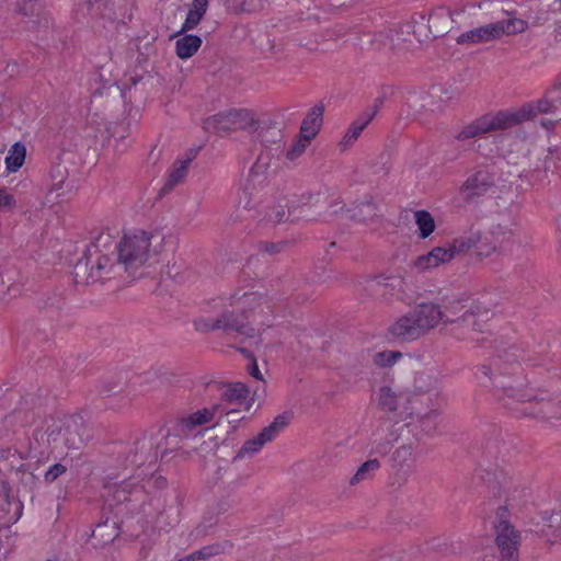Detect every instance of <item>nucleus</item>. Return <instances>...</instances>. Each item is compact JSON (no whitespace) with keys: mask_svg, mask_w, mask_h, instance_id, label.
Instances as JSON below:
<instances>
[{"mask_svg":"<svg viewBox=\"0 0 561 561\" xmlns=\"http://www.w3.org/2000/svg\"><path fill=\"white\" fill-rule=\"evenodd\" d=\"M68 171L62 165L54 167L49 172L50 188L45 195L44 203L53 206L69 201L77 187L72 182H67Z\"/></svg>","mask_w":561,"mask_h":561,"instance_id":"10","label":"nucleus"},{"mask_svg":"<svg viewBox=\"0 0 561 561\" xmlns=\"http://www.w3.org/2000/svg\"><path fill=\"white\" fill-rule=\"evenodd\" d=\"M496 245H491V247H488L485 250H484V245H481L479 248V251H478V255L480 256H486V255H490L491 253L495 252L496 251Z\"/></svg>","mask_w":561,"mask_h":561,"instance_id":"48","label":"nucleus"},{"mask_svg":"<svg viewBox=\"0 0 561 561\" xmlns=\"http://www.w3.org/2000/svg\"><path fill=\"white\" fill-rule=\"evenodd\" d=\"M481 241V234L479 231H470L463 233L450 242H448L454 259L468 253L470 250L476 248Z\"/></svg>","mask_w":561,"mask_h":561,"instance_id":"22","label":"nucleus"},{"mask_svg":"<svg viewBox=\"0 0 561 561\" xmlns=\"http://www.w3.org/2000/svg\"><path fill=\"white\" fill-rule=\"evenodd\" d=\"M188 164L190 160H178L174 162L173 167L171 168L168 174L164 190H172L174 186H176L185 179L188 170Z\"/></svg>","mask_w":561,"mask_h":561,"instance_id":"28","label":"nucleus"},{"mask_svg":"<svg viewBox=\"0 0 561 561\" xmlns=\"http://www.w3.org/2000/svg\"><path fill=\"white\" fill-rule=\"evenodd\" d=\"M156 459V456L154 455H151V454H147V455H144L141 454L140 456L138 455H135L131 459H130V463L131 465H135V466H142L145 462H149V465H152L153 461Z\"/></svg>","mask_w":561,"mask_h":561,"instance_id":"45","label":"nucleus"},{"mask_svg":"<svg viewBox=\"0 0 561 561\" xmlns=\"http://www.w3.org/2000/svg\"><path fill=\"white\" fill-rule=\"evenodd\" d=\"M525 20L513 18L505 21H497L488 25L479 26L460 34L457 37L458 44H479L500 38L502 35H515L527 30Z\"/></svg>","mask_w":561,"mask_h":561,"instance_id":"4","label":"nucleus"},{"mask_svg":"<svg viewBox=\"0 0 561 561\" xmlns=\"http://www.w3.org/2000/svg\"><path fill=\"white\" fill-rule=\"evenodd\" d=\"M289 414L277 415L273 422L264 427L256 436L248 439L237 453V458L247 459L257 454L265 444L275 439V437L288 425Z\"/></svg>","mask_w":561,"mask_h":561,"instance_id":"8","label":"nucleus"},{"mask_svg":"<svg viewBox=\"0 0 561 561\" xmlns=\"http://www.w3.org/2000/svg\"><path fill=\"white\" fill-rule=\"evenodd\" d=\"M115 238L101 232L83 251L82 257L73 267L75 280L89 285L110 278L122 270Z\"/></svg>","mask_w":561,"mask_h":561,"instance_id":"2","label":"nucleus"},{"mask_svg":"<svg viewBox=\"0 0 561 561\" xmlns=\"http://www.w3.org/2000/svg\"><path fill=\"white\" fill-rule=\"evenodd\" d=\"M402 283H403V280L397 276H389V277L379 276L374 279V285L379 286V287H385V288L386 287L394 288L397 286H401Z\"/></svg>","mask_w":561,"mask_h":561,"instance_id":"41","label":"nucleus"},{"mask_svg":"<svg viewBox=\"0 0 561 561\" xmlns=\"http://www.w3.org/2000/svg\"><path fill=\"white\" fill-rule=\"evenodd\" d=\"M492 385L497 392H502L503 396L513 398L517 401H529L534 398L525 389V385L522 379H514L499 375L492 379Z\"/></svg>","mask_w":561,"mask_h":561,"instance_id":"17","label":"nucleus"},{"mask_svg":"<svg viewBox=\"0 0 561 561\" xmlns=\"http://www.w3.org/2000/svg\"><path fill=\"white\" fill-rule=\"evenodd\" d=\"M324 106L317 104L309 110L300 127V135L307 139H313L321 129L323 122Z\"/></svg>","mask_w":561,"mask_h":561,"instance_id":"20","label":"nucleus"},{"mask_svg":"<svg viewBox=\"0 0 561 561\" xmlns=\"http://www.w3.org/2000/svg\"><path fill=\"white\" fill-rule=\"evenodd\" d=\"M375 216V207L370 203H364L358 205L352 210L351 218L365 222L367 220L373 219Z\"/></svg>","mask_w":561,"mask_h":561,"instance_id":"33","label":"nucleus"},{"mask_svg":"<svg viewBox=\"0 0 561 561\" xmlns=\"http://www.w3.org/2000/svg\"><path fill=\"white\" fill-rule=\"evenodd\" d=\"M379 37L385 46H389V48H391V49H400L401 48V45L399 43L400 38L397 33L394 34L392 32H389L387 34H380Z\"/></svg>","mask_w":561,"mask_h":561,"instance_id":"42","label":"nucleus"},{"mask_svg":"<svg viewBox=\"0 0 561 561\" xmlns=\"http://www.w3.org/2000/svg\"><path fill=\"white\" fill-rule=\"evenodd\" d=\"M286 217V213L283 206L270 210L266 215V219L271 222L278 224Z\"/></svg>","mask_w":561,"mask_h":561,"instance_id":"43","label":"nucleus"},{"mask_svg":"<svg viewBox=\"0 0 561 561\" xmlns=\"http://www.w3.org/2000/svg\"><path fill=\"white\" fill-rule=\"evenodd\" d=\"M215 415V409H202L180 417L176 422L179 435H190L198 426L209 423Z\"/></svg>","mask_w":561,"mask_h":561,"instance_id":"18","label":"nucleus"},{"mask_svg":"<svg viewBox=\"0 0 561 561\" xmlns=\"http://www.w3.org/2000/svg\"><path fill=\"white\" fill-rule=\"evenodd\" d=\"M413 33H414V34H415V36L417 37V41H419V42L423 41V38H422V33H421V32H419V31H416V30H413Z\"/></svg>","mask_w":561,"mask_h":561,"instance_id":"53","label":"nucleus"},{"mask_svg":"<svg viewBox=\"0 0 561 561\" xmlns=\"http://www.w3.org/2000/svg\"><path fill=\"white\" fill-rule=\"evenodd\" d=\"M46 561H58L57 559H48Z\"/></svg>","mask_w":561,"mask_h":561,"instance_id":"55","label":"nucleus"},{"mask_svg":"<svg viewBox=\"0 0 561 561\" xmlns=\"http://www.w3.org/2000/svg\"><path fill=\"white\" fill-rule=\"evenodd\" d=\"M556 88L561 89V78H560V81L558 82V84L556 85Z\"/></svg>","mask_w":561,"mask_h":561,"instance_id":"54","label":"nucleus"},{"mask_svg":"<svg viewBox=\"0 0 561 561\" xmlns=\"http://www.w3.org/2000/svg\"><path fill=\"white\" fill-rule=\"evenodd\" d=\"M42 428L49 445L62 440L68 447L76 448L81 442L80 422L72 415L60 413L49 415L43 421Z\"/></svg>","mask_w":561,"mask_h":561,"instance_id":"5","label":"nucleus"},{"mask_svg":"<svg viewBox=\"0 0 561 561\" xmlns=\"http://www.w3.org/2000/svg\"><path fill=\"white\" fill-rule=\"evenodd\" d=\"M208 8V0H193L188 8V12L182 24L181 32H186L195 28L203 16L205 15Z\"/></svg>","mask_w":561,"mask_h":561,"instance_id":"23","label":"nucleus"},{"mask_svg":"<svg viewBox=\"0 0 561 561\" xmlns=\"http://www.w3.org/2000/svg\"><path fill=\"white\" fill-rule=\"evenodd\" d=\"M554 101L545 96L539 100L527 102L519 107L504 110L510 127L531 121L539 114L553 112Z\"/></svg>","mask_w":561,"mask_h":561,"instance_id":"11","label":"nucleus"},{"mask_svg":"<svg viewBox=\"0 0 561 561\" xmlns=\"http://www.w3.org/2000/svg\"><path fill=\"white\" fill-rule=\"evenodd\" d=\"M458 304H453L443 308L435 302L425 301L416 305L412 312L422 335L425 336L442 324H450L451 316L458 313Z\"/></svg>","mask_w":561,"mask_h":561,"instance_id":"7","label":"nucleus"},{"mask_svg":"<svg viewBox=\"0 0 561 561\" xmlns=\"http://www.w3.org/2000/svg\"><path fill=\"white\" fill-rule=\"evenodd\" d=\"M380 468V462L377 459H369L365 461L351 478L350 484L356 485L363 481L369 480Z\"/></svg>","mask_w":561,"mask_h":561,"instance_id":"29","label":"nucleus"},{"mask_svg":"<svg viewBox=\"0 0 561 561\" xmlns=\"http://www.w3.org/2000/svg\"><path fill=\"white\" fill-rule=\"evenodd\" d=\"M202 46V38L196 35H183L175 42V53L180 59H188Z\"/></svg>","mask_w":561,"mask_h":561,"instance_id":"24","label":"nucleus"},{"mask_svg":"<svg viewBox=\"0 0 561 561\" xmlns=\"http://www.w3.org/2000/svg\"><path fill=\"white\" fill-rule=\"evenodd\" d=\"M493 314L494 311L491 307L482 302H474L459 317L451 316L450 324L461 331L462 339L479 341L474 335L488 331V322Z\"/></svg>","mask_w":561,"mask_h":561,"instance_id":"6","label":"nucleus"},{"mask_svg":"<svg viewBox=\"0 0 561 561\" xmlns=\"http://www.w3.org/2000/svg\"><path fill=\"white\" fill-rule=\"evenodd\" d=\"M221 301L222 310L219 316H203L194 320L196 331L208 333L225 330L259 343L263 332L273 323L272 306L257 291L238 289Z\"/></svg>","mask_w":561,"mask_h":561,"instance_id":"1","label":"nucleus"},{"mask_svg":"<svg viewBox=\"0 0 561 561\" xmlns=\"http://www.w3.org/2000/svg\"><path fill=\"white\" fill-rule=\"evenodd\" d=\"M493 176L488 171H478L467 179L460 187V194L467 201H472L485 194L493 185Z\"/></svg>","mask_w":561,"mask_h":561,"instance_id":"16","label":"nucleus"},{"mask_svg":"<svg viewBox=\"0 0 561 561\" xmlns=\"http://www.w3.org/2000/svg\"><path fill=\"white\" fill-rule=\"evenodd\" d=\"M431 251L435 255V261L438 264V266L447 264L454 260V255L451 253L448 242L442 247H436Z\"/></svg>","mask_w":561,"mask_h":561,"instance_id":"37","label":"nucleus"},{"mask_svg":"<svg viewBox=\"0 0 561 561\" xmlns=\"http://www.w3.org/2000/svg\"><path fill=\"white\" fill-rule=\"evenodd\" d=\"M541 125H542L545 128H547V129H551V128H553V127H554V123H553V122H551V121H543V122L541 123Z\"/></svg>","mask_w":561,"mask_h":561,"instance_id":"51","label":"nucleus"},{"mask_svg":"<svg viewBox=\"0 0 561 561\" xmlns=\"http://www.w3.org/2000/svg\"><path fill=\"white\" fill-rule=\"evenodd\" d=\"M26 4L28 8H26L24 4H21V3L18 5L19 12H21L22 14H25V15L32 13V11H33L32 1H28Z\"/></svg>","mask_w":561,"mask_h":561,"instance_id":"49","label":"nucleus"},{"mask_svg":"<svg viewBox=\"0 0 561 561\" xmlns=\"http://www.w3.org/2000/svg\"><path fill=\"white\" fill-rule=\"evenodd\" d=\"M216 128L219 131H231L252 128L255 125L253 114L247 110H232L214 116Z\"/></svg>","mask_w":561,"mask_h":561,"instance_id":"13","label":"nucleus"},{"mask_svg":"<svg viewBox=\"0 0 561 561\" xmlns=\"http://www.w3.org/2000/svg\"><path fill=\"white\" fill-rule=\"evenodd\" d=\"M504 111L485 114L465 126L457 135L458 140H468L488 133L510 129Z\"/></svg>","mask_w":561,"mask_h":561,"instance_id":"9","label":"nucleus"},{"mask_svg":"<svg viewBox=\"0 0 561 561\" xmlns=\"http://www.w3.org/2000/svg\"><path fill=\"white\" fill-rule=\"evenodd\" d=\"M515 227V220L513 217H508L504 222H499L496 225H493L492 227V234L495 237H505L506 234L513 233Z\"/></svg>","mask_w":561,"mask_h":561,"instance_id":"38","label":"nucleus"},{"mask_svg":"<svg viewBox=\"0 0 561 561\" xmlns=\"http://www.w3.org/2000/svg\"><path fill=\"white\" fill-rule=\"evenodd\" d=\"M548 20H549V18L547 15L546 16H538L536 19L535 23L537 25H541V24L546 23Z\"/></svg>","mask_w":561,"mask_h":561,"instance_id":"50","label":"nucleus"},{"mask_svg":"<svg viewBox=\"0 0 561 561\" xmlns=\"http://www.w3.org/2000/svg\"><path fill=\"white\" fill-rule=\"evenodd\" d=\"M66 467L61 463H55L44 473V482L53 483L57 478L66 472Z\"/></svg>","mask_w":561,"mask_h":561,"instance_id":"39","label":"nucleus"},{"mask_svg":"<svg viewBox=\"0 0 561 561\" xmlns=\"http://www.w3.org/2000/svg\"><path fill=\"white\" fill-rule=\"evenodd\" d=\"M414 219H415V224L419 229V236L422 239H426L434 232V230L436 228L435 220L428 211H425V210L415 211Z\"/></svg>","mask_w":561,"mask_h":561,"instance_id":"30","label":"nucleus"},{"mask_svg":"<svg viewBox=\"0 0 561 561\" xmlns=\"http://www.w3.org/2000/svg\"><path fill=\"white\" fill-rule=\"evenodd\" d=\"M412 266L420 272H424L438 267V264L435 261V255L432 253V251H430L426 254L417 256L413 261Z\"/></svg>","mask_w":561,"mask_h":561,"instance_id":"35","label":"nucleus"},{"mask_svg":"<svg viewBox=\"0 0 561 561\" xmlns=\"http://www.w3.org/2000/svg\"><path fill=\"white\" fill-rule=\"evenodd\" d=\"M381 104V100H376L371 108L364 112L356 121H354L351 124V126L348 127L347 131L345 133L344 137L340 142V148L342 151L347 150L357 140L362 131L375 117Z\"/></svg>","mask_w":561,"mask_h":561,"instance_id":"15","label":"nucleus"},{"mask_svg":"<svg viewBox=\"0 0 561 561\" xmlns=\"http://www.w3.org/2000/svg\"><path fill=\"white\" fill-rule=\"evenodd\" d=\"M548 11L552 13L553 15H561V0H553L548 5Z\"/></svg>","mask_w":561,"mask_h":561,"instance_id":"47","label":"nucleus"},{"mask_svg":"<svg viewBox=\"0 0 561 561\" xmlns=\"http://www.w3.org/2000/svg\"><path fill=\"white\" fill-rule=\"evenodd\" d=\"M403 414V420H410L408 425H415L420 423V428L423 432L430 433L434 428L433 415L432 413H421L414 411V409L403 408L401 411Z\"/></svg>","mask_w":561,"mask_h":561,"instance_id":"26","label":"nucleus"},{"mask_svg":"<svg viewBox=\"0 0 561 561\" xmlns=\"http://www.w3.org/2000/svg\"><path fill=\"white\" fill-rule=\"evenodd\" d=\"M26 148L21 142H15L5 157V167L9 172H16L24 163Z\"/></svg>","mask_w":561,"mask_h":561,"instance_id":"27","label":"nucleus"},{"mask_svg":"<svg viewBox=\"0 0 561 561\" xmlns=\"http://www.w3.org/2000/svg\"><path fill=\"white\" fill-rule=\"evenodd\" d=\"M23 481L25 483H31L33 481V474L32 472H28V474L26 477L23 478Z\"/></svg>","mask_w":561,"mask_h":561,"instance_id":"52","label":"nucleus"},{"mask_svg":"<svg viewBox=\"0 0 561 561\" xmlns=\"http://www.w3.org/2000/svg\"><path fill=\"white\" fill-rule=\"evenodd\" d=\"M210 554L211 553L208 548H203L183 557L182 559L184 561H198L207 559Z\"/></svg>","mask_w":561,"mask_h":561,"instance_id":"44","label":"nucleus"},{"mask_svg":"<svg viewBox=\"0 0 561 561\" xmlns=\"http://www.w3.org/2000/svg\"><path fill=\"white\" fill-rule=\"evenodd\" d=\"M248 373L256 380L264 381L263 374L261 373L255 359H252L251 363L249 364Z\"/></svg>","mask_w":561,"mask_h":561,"instance_id":"46","label":"nucleus"},{"mask_svg":"<svg viewBox=\"0 0 561 561\" xmlns=\"http://www.w3.org/2000/svg\"><path fill=\"white\" fill-rule=\"evenodd\" d=\"M496 545L500 550L501 561H518V535L511 524L501 519L496 526Z\"/></svg>","mask_w":561,"mask_h":561,"instance_id":"12","label":"nucleus"},{"mask_svg":"<svg viewBox=\"0 0 561 561\" xmlns=\"http://www.w3.org/2000/svg\"><path fill=\"white\" fill-rule=\"evenodd\" d=\"M388 332L393 340L400 342H414L423 337L412 310L399 317Z\"/></svg>","mask_w":561,"mask_h":561,"instance_id":"14","label":"nucleus"},{"mask_svg":"<svg viewBox=\"0 0 561 561\" xmlns=\"http://www.w3.org/2000/svg\"><path fill=\"white\" fill-rule=\"evenodd\" d=\"M377 405L385 412H396L402 407L404 401H409L408 397L398 392L389 386H382L376 393Z\"/></svg>","mask_w":561,"mask_h":561,"instance_id":"19","label":"nucleus"},{"mask_svg":"<svg viewBox=\"0 0 561 561\" xmlns=\"http://www.w3.org/2000/svg\"><path fill=\"white\" fill-rule=\"evenodd\" d=\"M116 244L119 262L126 271L145 265L151 255L150 237L144 231L126 233Z\"/></svg>","mask_w":561,"mask_h":561,"instance_id":"3","label":"nucleus"},{"mask_svg":"<svg viewBox=\"0 0 561 561\" xmlns=\"http://www.w3.org/2000/svg\"><path fill=\"white\" fill-rule=\"evenodd\" d=\"M393 458L401 466L409 465L410 462L414 461V459H415L414 450L409 445L400 446L394 451Z\"/></svg>","mask_w":561,"mask_h":561,"instance_id":"36","label":"nucleus"},{"mask_svg":"<svg viewBox=\"0 0 561 561\" xmlns=\"http://www.w3.org/2000/svg\"><path fill=\"white\" fill-rule=\"evenodd\" d=\"M16 206L13 195L9 194L4 188H0V211L11 210Z\"/></svg>","mask_w":561,"mask_h":561,"instance_id":"40","label":"nucleus"},{"mask_svg":"<svg viewBox=\"0 0 561 561\" xmlns=\"http://www.w3.org/2000/svg\"><path fill=\"white\" fill-rule=\"evenodd\" d=\"M427 22L428 32L435 37L442 36L450 28L453 22L451 13L446 8H437L432 11Z\"/></svg>","mask_w":561,"mask_h":561,"instance_id":"21","label":"nucleus"},{"mask_svg":"<svg viewBox=\"0 0 561 561\" xmlns=\"http://www.w3.org/2000/svg\"><path fill=\"white\" fill-rule=\"evenodd\" d=\"M438 381V374L434 369H425L415 374L413 385L417 392L425 393L435 389Z\"/></svg>","mask_w":561,"mask_h":561,"instance_id":"25","label":"nucleus"},{"mask_svg":"<svg viewBox=\"0 0 561 561\" xmlns=\"http://www.w3.org/2000/svg\"><path fill=\"white\" fill-rule=\"evenodd\" d=\"M402 358V353L399 351H382L373 356V363L377 367L388 368L392 367L399 359Z\"/></svg>","mask_w":561,"mask_h":561,"instance_id":"32","label":"nucleus"},{"mask_svg":"<svg viewBox=\"0 0 561 561\" xmlns=\"http://www.w3.org/2000/svg\"><path fill=\"white\" fill-rule=\"evenodd\" d=\"M249 396V389L241 382H233L226 386L222 397L225 400L238 403L244 401Z\"/></svg>","mask_w":561,"mask_h":561,"instance_id":"31","label":"nucleus"},{"mask_svg":"<svg viewBox=\"0 0 561 561\" xmlns=\"http://www.w3.org/2000/svg\"><path fill=\"white\" fill-rule=\"evenodd\" d=\"M311 139L305 138V136L299 134V138L294 141V144L289 147L287 150V158L289 160H295L299 158L307 149V147L310 145Z\"/></svg>","mask_w":561,"mask_h":561,"instance_id":"34","label":"nucleus"}]
</instances>
